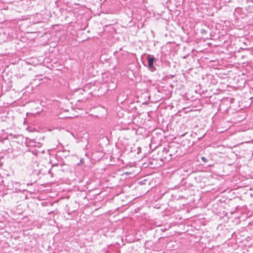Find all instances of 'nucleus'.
<instances>
[{
  "instance_id": "nucleus-1",
  "label": "nucleus",
  "mask_w": 253,
  "mask_h": 253,
  "mask_svg": "<svg viewBox=\"0 0 253 253\" xmlns=\"http://www.w3.org/2000/svg\"><path fill=\"white\" fill-rule=\"evenodd\" d=\"M147 60L148 62V67L149 70L151 72H154L156 70V68L154 65V63L156 61V59L154 55L148 54L147 56Z\"/></svg>"
},
{
  "instance_id": "nucleus-2",
  "label": "nucleus",
  "mask_w": 253,
  "mask_h": 253,
  "mask_svg": "<svg viewBox=\"0 0 253 253\" xmlns=\"http://www.w3.org/2000/svg\"><path fill=\"white\" fill-rule=\"evenodd\" d=\"M201 33L202 34H205L207 33V31L204 29H202L201 30Z\"/></svg>"
},
{
  "instance_id": "nucleus-3",
  "label": "nucleus",
  "mask_w": 253,
  "mask_h": 253,
  "mask_svg": "<svg viewBox=\"0 0 253 253\" xmlns=\"http://www.w3.org/2000/svg\"><path fill=\"white\" fill-rule=\"evenodd\" d=\"M201 159H202V160L203 162H207V159H206V158L205 157H202Z\"/></svg>"
},
{
  "instance_id": "nucleus-4",
  "label": "nucleus",
  "mask_w": 253,
  "mask_h": 253,
  "mask_svg": "<svg viewBox=\"0 0 253 253\" xmlns=\"http://www.w3.org/2000/svg\"><path fill=\"white\" fill-rule=\"evenodd\" d=\"M116 87V84H114V85L113 86H112V89H113V88H115Z\"/></svg>"
}]
</instances>
